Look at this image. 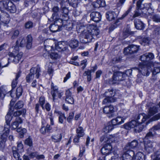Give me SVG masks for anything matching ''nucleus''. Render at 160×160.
I'll return each mask as SVG.
<instances>
[{
	"label": "nucleus",
	"instance_id": "obj_42",
	"mask_svg": "<svg viewBox=\"0 0 160 160\" xmlns=\"http://www.w3.org/2000/svg\"><path fill=\"white\" fill-rule=\"evenodd\" d=\"M23 105L24 103L22 101H19L15 104L14 108L17 109H20L23 107Z\"/></svg>",
	"mask_w": 160,
	"mask_h": 160
},
{
	"label": "nucleus",
	"instance_id": "obj_38",
	"mask_svg": "<svg viewBox=\"0 0 160 160\" xmlns=\"http://www.w3.org/2000/svg\"><path fill=\"white\" fill-rule=\"evenodd\" d=\"M150 41V39L148 38L144 37L142 38L140 42L142 45L145 46L148 44Z\"/></svg>",
	"mask_w": 160,
	"mask_h": 160
},
{
	"label": "nucleus",
	"instance_id": "obj_6",
	"mask_svg": "<svg viewBox=\"0 0 160 160\" xmlns=\"http://www.w3.org/2000/svg\"><path fill=\"white\" fill-rule=\"evenodd\" d=\"M23 54L22 52H19V51H17L15 50L14 52L13 50L12 52H9L8 53V55L11 57V58H8V60H6V61L8 62L10 59L12 60L13 62L17 64L21 60Z\"/></svg>",
	"mask_w": 160,
	"mask_h": 160
},
{
	"label": "nucleus",
	"instance_id": "obj_19",
	"mask_svg": "<svg viewBox=\"0 0 160 160\" xmlns=\"http://www.w3.org/2000/svg\"><path fill=\"white\" fill-rule=\"evenodd\" d=\"M9 112L5 116L6 123V125H8L10 126V122L12 120V114L13 108L11 107L9 109Z\"/></svg>",
	"mask_w": 160,
	"mask_h": 160
},
{
	"label": "nucleus",
	"instance_id": "obj_24",
	"mask_svg": "<svg viewBox=\"0 0 160 160\" xmlns=\"http://www.w3.org/2000/svg\"><path fill=\"white\" fill-rule=\"evenodd\" d=\"M22 120L21 118L18 117H17L15 121L13 122L11 124L12 129H16L18 127V124L22 123Z\"/></svg>",
	"mask_w": 160,
	"mask_h": 160
},
{
	"label": "nucleus",
	"instance_id": "obj_4",
	"mask_svg": "<svg viewBox=\"0 0 160 160\" xmlns=\"http://www.w3.org/2000/svg\"><path fill=\"white\" fill-rule=\"evenodd\" d=\"M0 8L5 9L12 13H14L16 11L15 6L10 0L0 1Z\"/></svg>",
	"mask_w": 160,
	"mask_h": 160
},
{
	"label": "nucleus",
	"instance_id": "obj_52",
	"mask_svg": "<svg viewBox=\"0 0 160 160\" xmlns=\"http://www.w3.org/2000/svg\"><path fill=\"white\" fill-rule=\"evenodd\" d=\"M108 138L107 137L106 135H102L100 138V141L101 142L103 143L106 142H108Z\"/></svg>",
	"mask_w": 160,
	"mask_h": 160
},
{
	"label": "nucleus",
	"instance_id": "obj_21",
	"mask_svg": "<svg viewBox=\"0 0 160 160\" xmlns=\"http://www.w3.org/2000/svg\"><path fill=\"white\" fill-rule=\"evenodd\" d=\"M117 14L114 12L110 11L106 13V17L107 19L109 21H112L117 18Z\"/></svg>",
	"mask_w": 160,
	"mask_h": 160
},
{
	"label": "nucleus",
	"instance_id": "obj_8",
	"mask_svg": "<svg viewBox=\"0 0 160 160\" xmlns=\"http://www.w3.org/2000/svg\"><path fill=\"white\" fill-rule=\"evenodd\" d=\"M139 49V46L131 45L125 48L124 49V53L125 55H131L136 53Z\"/></svg>",
	"mask_w": 160,
	"mask_h": 160
},
{
	"label": "nucleus",
	"instance_id": "obj_7",
	"mask_svg": "<svg viewBox=\"0 0 160 160\" xmlns=\"http://www.w3.org/2000/svg\"><path fill=\"white\" fill-rule=\"evenodd\" d=\"M139 67V69L136 68H133V69H135L138 72L141 73L144 76H148L152 71V69H151V67H150V63L148 66L143 65L140 63Z\"/></svg>",
	"mask_w": 160,
	"mask_h": 160
},
{
	"label": "nucleus",
	"instance_id": "obj_43",
	"mask_svg": "<svg viewBox=\"0 0 160 160\" xmlns=\"http://www.w3.org/2000/svg\"><path fill=\"white\" fill-rule=\"evenodd\" d=\"M53 91L51 92V94L53 98V100L54 101L55 100V97H56V94L58 93V88L57 87H53L52 88Z\"/></svg>",
	"mask_w": 160,
	"mask_h": 160
},
{
	"label": "nucleus",
	"instance_id": "obj_25",
	"mask_svg": "<svg viewBox=\"0 0 160 160\" xmlns=\"http://www.w3.org/2000/svg\"><path fill=\"white\" fill-rule=\"evenodd\" d=\"M62 135L61 133L54 134L51 137L52 140L55 142H59L62 138Z\"/></svg>",
	"mask_w": 160,
	"mask_h": 160
},
{
	"label": "nucleus",
	"instance_id": "obj_64",
	"mask_svg": "<svg viewBox=\"0 0 160 160\" xmlns=\"http://www.w3.org/2000/svg\"><path fill=\"white\" fill-rule=\"evenodd\" d=\"M33 26L32 23L31 22H28L25 24V28H26L29 29L32 28Z\"/></svg>",
	"mask_w": 160,
	"mask_h": 160
},
{
	"label": "nucleus",
	"instance_id": "obj_16",
	"mask_svg": "<svg viewBox=\"0 0 160 160\" xmlns=\"http://www.w3.org/2000/svg\"><path fill=\"white\" fill-rule=\"evenodd\" d=\"M112 146L110 144L108 143L104 145L101 149L102 154L108 155L109 154L112 150Z\"/></svg>",
	"mask_w": 160,
	"mask_h": 160
},
{
	"label": "nucleus",
	"instance_id": "obj_37",
	"mask_svg": "<svg viewBox=\"0 0 160 160\" xmlns=\"http://www.w3.org/2000/svg\"><path fill=\"white\" fill-rule=\"evenodd\" d=\"M22 87L20 86L18 87L16 92V96L18 98L20 96L22 95Z\"/></svg>",
	"mask_w": 160,
	"mask_h": 160
},
{
	"label": "nucleus",
	"instance_id": "obj_45",
	"mask_svg": "<svg viewBox=\"0 0 160 160\" xmlns=\"http://www.w3.org/2000/svg\"><path fill=\"white\" fill-rule=\"evenodd\" d=\"M151 18L154 22H160V16L156 14L152 16Z\"/></svg>",
	"mask_w": 160,
	"mask_h": 160
},
{
	"label": "nucleus",
	"instance_id": "obj_60",
	"mask_svg": "<svg viewBox=\"0 0 160 160\" xmlns=\"http://www.w3.org/2000/svg\"><path fill=\"white\" fill-rule=\"evenodd\" d=\"M87 60L86 59H84L81 61L80 66H82V70H83L86 67L87 65Z\"/></svg>",
	"mask_w": 160,
	"mask_h": 160
},
{
	"label": "nucleus",
	"instance_id": "obj_22",
	"mask_svg": "<svg viewBox=\"0 0 160 160\" xmlns=\"http://www.w3.org/2000/svg\"><path fill=\"white\" fill-rule=\"evenodd\" d=\"M64 44H65L64 42H59L57 44H55V48L59 51H64L67 49V48L64 47Z\"/></svg>",
	"mask_w": 160,
	"mask_h": 160
},
{
	"label": "nucleus",
	"instance_id": "obj_53",
	"mask_svg": "<svg viewBox=\"0 0 160 160\" xmlns=\"http://www.w3.org/2000/svg\"><path fill=\"white\" fill-rule=\"evenodd\" d=\"M85 147L84 145H82V148H80V152L79 156L80 157H82L85 152Z\"/></svg>",
	"mask_w": 160,
	"mask_h": 160
},
{
	"label": "nucleus",
	"instance_id": "obj_34",
	"mask_svg": "<svg viewBox=\"0 0 160 160\" xmlns=\"http://www.w3.org/2000/svg\"><path fill=\"white\" fill-rule=\"evenodd\" d=\"M133 160H144V155L141 152H138L133 158Z\"/></svg>",
	"mask_w": 160,
	"mask_h": 160
},
{
	"label": "nucleus",
	"instance_id": "obj_13",
	"mask_svg": "<svg viewBox=\"0 0 160 160\" xmlns=\"http://www.w3.org/2000/svg\"><path fill=\"white\" fill-rule=\"evenodd\" d=\"M154 143L150 141H148L144 143V150L148 153L154 151L153 147Z\"/></svg>",
	"mask_w": 160,
	"mask_h": 160
},
{
	"label": "nucleus",
	"instance_id": "obj_2",
	"mask_svg": "<svg viewBox=\"0 0 160 160\" xmlns=\"http://www.w3.org/2000/svg\"><path fill=\"white\" fill-rule=\"evenodd\" d=\"M86 30L85 27L81 26L78 29V32L84 35L83 37L80 38V41L82 43H86L91 42L95 37L99 33V30L95 26L89 24L87 26Z\"/></svg>",
	"mask_w": 160,
	"mask_h": 160
},
{
	"label": "nucleus",
	"instance_id": "obj_44",
	"mask_svg": "<svg viewBox=\"0 0 160 160\" xmlns=\"http://www.w3.org/2000/svg\"><path fill=\"white\" fill-rule=\"evenodd\" d=\"M16 148L18 152H19V153L22 152L23 151V146L21 142H19L18 143V145Z\"/></svg>",
	"mask_w": 160,
	"mask_h": 160
},
{
	"label": "nucleus",
	"instance_id": "obj_48",
	"mask_svg": "<svg viewBox=\"0 0 160 160\" xmlns=\"http://www.w3.org/2000/svg\"><path fill=\"white\" fill-rule=\"evenodd\" d=\"M26 112V110H23L22 111H17L15 112L13 114L14 117H17L19 116L21 114L23 113L24 114Z\"/></svg>",
	"mask_w": 160,
	"mask_h": 160
},
{
	"label": "nucleus",
	"instance_id": "obj_5",
	"mask_svg": "<svg viewBox=\"0 0 160 160\" xmlns=\"http://www.w3.org/2000/svg\"><path fill=\"white\" fill-rule=\"evenodd\" d=\"M115 91L112 89H109L105 93L106 98L103 100L102 103L105 104L113 102L117 100V98L115 97Z\"/></svg>",
	"mask_w": 160,
	"mask_h": 160
},
{
	"label": "nucleus",
	"instance_id": "obj_59",
	"mask_svg": "<svg viewBox=\"0 0 160 160\" xmlns=\"http://www.w3.org/2000/svg\"><path fill=\"white\" fill-rule=\"evenodd\" d=\"M39 102L42 108L43 109L44 107L43 106L45 103L44 98L42 97H40L39 98Z\"/></svg>",
	"mask_w": 160,
	"mask_h": 160
},
{
	"label": "nucleus",
	"instance_id": "obj_26",
	"mask_svg": "<svg viewBox=\"0 0 160 160\" xmlns=\"http://www.w3.org/2000/svg\"><path fill=\"white\" fill-rule=\"evenodd\" d=\"M68 44L71 48L74 49L78 46L79 42L76 39L71 40L69 42Z\"/></svg>",
	"mask_w": 160,
	"mask_h": 160
},
{
	"label": "nucleus",
	"instance_id": "obj_50",
	"mask_svg": "<svg viewBox=\"0 0 160 160\" xmlns=\"http://www.w3.org/2000/svg\"><path fill=\"white\" fill-rule=\"evenodd\" d=\"M50 57L52 59H57L60 57L57 53L53 52L51 53L50 55Z\"/></svg>",
	"mask_w": 160,
	"mask_h": 160
},
{
	"label": "nucleus",
	"instance_id": "obj_46",
	"mask_svg": "<svg viewBox=\"0 0 160 160\" xmlns=\"http://www.w3.org/2000/svg\"><path fill=\"white\" fill-rule=\"evenodd\" d=\"M146 54L147 58V60H148V62L150 61L154 58V55L152 53L148 52L146 53Z\"/></svg>",
	"mask_w": 160,
	"mask_h": 160
},
{
	"label": "nucleus",
	"instance_id": "obj_55",
	"mask_svg": "<svg viewBox=\"0 0 160 160\" xmlns=\"http://www.w3.org/2000/svg\"><path fill=\"white\" fill-rule=\"evenodd\" d=\"M65 100L66 101L69 103L72 104L74 103V101L72 96L70 97H66Z\"/></svg>",
	"mask_w": 160,
	"mask_h": 160
},
{
	"label": "nucleus",
	"instance_id": "obj_49",
	"mask_svg": "<svg viewBox=\"0 0 160 160\" xmlns=\"http://www.w3.org/2000/svg\"><path fill=\"white\" fill-rule=\"evenodd\" d=\"M34 76H33V75L29 73L27 76L26 77L27 82H29L31 81V80H32V79L34 78Z\"/></svg>",
	"mask_w": 160,
	"mask_h": 160
},
{
	"label": "nucleus",
	"instance_id": "obj_31",
	"mask_svg": "<svg viewBox=\"0 0 160 160\" xmlns=\"http://www.w3.org/2000/svg\"><path fill=\"white\" fill-rule=\"evenodd\" d=\"M113 129V127L111 123H108L103 128V131L105 133H109Z\"/></svg>",
	"mask_w": 160,
	"mask_h": 160
},
{
	"label": "nucleus",
	"instance_id": "obj_35",
	"mask_svg": "<svg viewBox=\"0 0 160 160\" xmlns=\"http://www.w3.org/2000/svg\"><path fill=\"white\" fill-rule=\"evenodd\" d=\"M67 22V24H62V28L63 27L64 28L68 31L71 30L72 28V23L68 22Z\"/></svg>",
	"mask_w": 160,
	"mask_h": 160
},
{
	"label": "nucleus",
	"instance_id": "obj_62",
	"mask_svg": "<svg viewBox=\"0 0 160 160\" xmlns=\"http://www.w3.org/2000/svg\"><path fill=\"white\" fill-rule=\"evenodd\" d=\"M48 66H50V67L48 68V74H52L53 71V69L51 67L52 66V63L50 62H48Z\"/></svg>",
	"mask_w": 160,
	"mask_h": 160
},
{
	"label": "nucleus",
	"instance_id": "obj_12",
	"mask_svg": "<svg viewBox=\"0 0 160 160\" xmlns=\"http://www.w3.org/2000/svg\"><path fill=\"white\" fill-rule=\"evenodd\" d=\"M103 112L107 114L109 117H113V113L114 112V108L113 106L111 105L108 106H105L103 108Z\"/></svg>",
	"mask_w": 160,
	"mask_h": 160
},
{
	"label": "nucleus",
	"instance_id": "obj_20",
	"mask_svg": "<svg viewBox=\"0 0 160 160\" xmlns=\"http://www.w3.org/2000/svg\"><path fill=\"white\" fill-rule=\"evenodd\" d=\"M58 21L54 22V23L51 24L49 27L51 31L52 32H55L61 30L62 27H60V25L58 24Z\"/></svg>",
	"mask_w": 160,
	"mask_h": 160
},
{
	"label": "nucleus",
	"instance_id": "obj_18",
	"mask_svg": "<svg viewBox=\"0 0 160 160\" xmlns=\"http://www.w3.org/2000/svg\"><path fill=\"white\" fill-rule=\"evenodd\" d=\"M91 18L95 22H98L101 18V16L100 13L98 12H92L90 14Z\"/></svg>",
	"mask_w": 160,
	"mask_h": 160
},
{
	"label": "nucleus",
	"instance_id": "obj_29",
	"mask_svg": "<svg viewBox=\"0 0 160 160\" xmlns=\"http://www.w3.org/2000/svg\"><path fill=\"white\" fill-rule=\"evenodd\" d=\"M12 150L13 152V155L14 157L17 160H22V159L20 158L19 152L17 150L16 148L15 147H12Z\"/></svg>",
	"mask_w": 160,
	"mask_h": 160
},
{
	"label": "nucleus",
	"instance_id": "obj_56",
	"mask_svg": "<svg viewBox=\"0 0 160 160\" xmlns=\"http://www.w3.org/2000/svg\"><path fill=\"white\" fill-rule=\"evenodd\" d=\"M74 113L73 112H70L69 114V116L67 118V121L69 123H71V121L73 118Z\"/></svg>",
	"mask_w": 160,
	"mask_h": 160
},
{
	"label": "nucleus",
	"instance_id": "obj_32",
	"mask_svg": "<svg viewBox=\"0 0 160 160\" xmlns=\"http://www.w3.org/2000/svg\"><path fill=\"white\" fill-rule=\"evenodd\" d=\"M77 137H82L84 136V133L83 128L82 127H79L76 130Z\"/></svg>",
	"mask_w": 160,
	"mask_h": 160
},
{
	"label": "nucleus",
	"instance_id": "obj_61",
	"mask_svg": "<svg viewBox=\"0 0 160 160\" xmlns=\"http://www.w3.org/2000/svg\"><path fill=\"white\" fill-rule=\"evenodd\" d=\"M118 124H120L124 122V119H122L121 117H118L115 118Z\"/></svg>",
	"mask_w": 160,
	"mask_h": 160
},
{
	"label": "nucleus",
	"instance_id": "obj_15",
	"mask_svg": "<svg viewBox=\"0 0 160 160\" xmlns=\"http://www.w3.org/2000/svg\"><path fill=\"white\" fill-rule=\"evenodd\" d=\"M0 14V21L3 24L4 26L6 25L10 21V18L9 15L6 12H2Z\"/></svg>",
	"mask_w": 160,
	"mask_h": 160
},
{
	"label": "nucleus",
	"instance_id": "obj_9",
	"mask_svg": "<svg viewBox=\"0 0 160 160\" xmlns=\"http://www.w3.org/2000/svg\"><path fill=\"white\" fill-rule=\"evenodd\" d=\"M125 75L124 73L118 72H115L113 74L112 84L118 83V82L124 80Z\"/></svg>",
	"mask_w": 160,
	"mask_h": 160
},
{
	"label": "nucleus",
	"instance_id": "obj_41",
	"mask_svg": "<svg viewBox=\"0 0 160 160\" xmlns=\"http://www.w3.org/2000/svg\"><path fill=\"white\" fill-rule=\"evenodd\" d=\"M0 139V148H3L5 146V142L7 140V138L1 137Z\"/></svg>",
	"mask_w": 160,
	"mask_h": 160
},
{
	"label": "nucleus",
	"instance_id": "obj_27",
	"mask_svg": "<svg viewBox=\"0 0 160 160\" xmlns=\"http://www.w3.org/2000/svg\"><path fill=\"white\" fill-rule=\"evenodd\" d=\"M138 142L136 140H133L130 143H128L126 146V149L127 150H129V149L134 148H136L138 145Z\"/></svg>",
	"mask_w": 160,
	"mask_h": 160
},
{
	"label": "nucleus",
	"instance_id": "obj_54",
	"mask_svg": "<svg viewBox=\"0 0 160 160\" xmlns=\"http://www.w3.org/2000/svg\"><path fill=\"white\" fill-rule=\"evenodd\" d=\"M19 31L18 30H15L11 37V38L12 39H14L16 38L19 34Z\"/></svg>",
	"mask_w": 160,
	"mask_h": 160
},
{
	"label": "nucleus",
	"instance_id": "obj_51",
	"mask_svg": "<svg viewBox=\"0 0 160 160\" xmlns=\"http://www.w3.org/2000/svg\"><path fill=\"white\" fill-rule=\"evenodd\" d=\"M25 144L31 147L32 145V139L29 137L28 138L26 139L25 141Z\"/></svg>",
	"mask_w": 160,
	"mask_h": 160
},
{
	"label": "nucleus",
	"instance_id": "obj_57",
	"mask_svg": "<svg viewBox=\"0 0 160 160\" xmlns=\"http://www.w3.org/2000/svg\"><path fill=\"white\" fill-rule=\"evenodd\" d=\"M140 59L141 61L143 62L145 64H146L147 63H148L146 53L141 56Z\"/></svg>",
	"mask_w": 160,
	"mask_h": 160
},
{
	"label": "nucleus",
	"instance_id": "obj_39",
	"mask_svg": "<svg viewBox=\"0 0 160 160\" xmlns=\"http://www.w3.org/2000/svg\"><path fill=\"white\" fill-rule=\"evenodd\" d=\"M153 33L156 36L160 35V27L154 26L153 27Z\"/></svg>",
	"mask_w": 160,
	"mask_h": 160
},
{
	"label": "nucleus",
	"instance_id": "obj_63",
	"mask_svg": "<svg viewBox=\"0 0 160 160\" xmlns=\"http://www.w3.org/2000/svg\"><path fill=\"white\" fill-rule=\"evenodd\" d=\"M131 8H130L128 10L124 13L123 14L122 16L119 18L120 19H122L124 18L126 16H127L129 13L131 11Z\"/></svg>",
	"mask_w": 160,
	"mask_h": 160
},
{
	"label": "nucleus",
	"instance_id": "obj_23",
	"mask_svg": "<svg viewBox=\"0 0 160 160\" xmlns=\"http://www.w3.org/2000/svg\"><path fill=\"white\" fill-rule=\"evenodd\" d=\"M134 25L135 28L138 30L143 29L144 27L143 23L137 19H135L134 20Z\"/></svg>",
	"mask_w": 160,
	"mask_h": 160
},
{
	"label": "nucleus",
	"instance_id": "obj_1",
	"mask_svg": "<svg viewBox=\"0 0 160 160\" xmlns=\"http://www.w3.org/2000/svg\"><path fill=\"white\" fill-rule=\"evenodd\" d=\"M157 112L158 107L156 106L150 107L149 109L148 115L144 113L139 114L137 117L136 121L132 120L129 122L125 124L124 125V127L127 129L134 128L136 132H140L145 127V126L142 124Z\"/></svg>",
	"mask_w": 160,
	"mask_h": 160
},
{
	"label": "nucleus",
	"instance_id": "obj_36",
	"mask_svg": "<svg viewBox=\"0 0 160 160\" xmlns=\"http://www.w3.org/2000/svg\"><path fill=\"white\" fill-rule=\"evenodd\" d=\"M133 32L131 31L129 28L124 29L123 32V35L124 38H126L129 35L133 34Z\"/></svg>",
	"mask_w": 160,
	"mask_h": 160
},
{
	"label": "nucleus",
	"instance_id": "obj_14",
	"mask_svg": "<svg viewBox=\"0 0 160 160\" xmlns=\"http://www.w3.org/2000/svg\"><path fill=\"white\" fill-rule=\"evenodd\" d=\"M10 128L9 126L5 125L4 128L2 127H0V134L1 137L7 138L9 132Z\"/></svg>",
	"mask_w": 160,
	"mask_h": 160
},
{
	"label": "nucleus",
	"instance_id": "obj_10",
	"mask_svg": "<svg viewBox=\"0 0 160 160\" xmlns=\"http://www.w3.org/2000/svg\"><path fill=\"white\" fill-rule=\"evenodd\" d=\"M134 153L132 150H127L120 158V160H132Z\"/></svg>",
	"mask_w": 160,
	"mask_h": 160
},
{
	"label": "nucleus",
	"instance_id": "obj_11",
	"mask_svg": "<svg viewBox=\"0 0 160 160\" xmlns=\"http://www.w3.org/2000/svg\"><path fill=\"white\" fill-rule=\"evenodd\" d=\"M150 63L151 69H152V74L153 75H155L160 72V67L159 66L160 65L159 63L155 62Z\"/></svg>",
	"mask_w": 160,
	"mask_h": 160
},
{
	"label": "nucleus",
	"instance_id": "obj_47",
	"mask_svg": "<svg viewBox=\"0 0 160 160\" xmlns=\"http://www.w3.org/2000/svg\"><path fill=\"white\" fill-rule=\"evenodd\" d=\"M160 118V114H157L155 116H154L153 117L152 119H151L149 120L146 122V124H147L148 123H149L150 122H152L153 121H156L158 120Z\"/></svg>",
	"mask_w": 160,
	"mask_h": 160
},
{
	"label": "nucleus",
	"instance_id": "obj_28",
	"mask_svg": "<svg viewBox=\"0 0 160 160\" xmlns=\"http://www.w3.org/2000/svg\"><path fill=\"white\" fill-rule=\"evenodd\" d=\"M21 72H18L16 75V78L14 79H13L12 83V90L14 89L18 83V79L21 76Z\"/></svg>",
	"mask_w": 160,
	"mask_h": 160
},
{
	"label": "nucleus",
	"instance_id": "obj_17",
	"mask_svg": "<svg viewBox=\"0 0 160 160\" xmlns=\"http://www.w3.org/2000/svg\"><path fill=\"white\" fill-rule=\"evenodd\" d=\"M41 72L40 68L38 65H37L36 67H33L30 69V73L33 75V76L35 75L36 78H38L40 75Z\"/></svg>",
	"mask_w": 160,
	"mask_h": 160
},
{
	"label": "nucleus",
	"instance_id": "obj_40",
	"mask_svg": "<svg viewBox=\"0 0 160 160\" xmlns=\"http://www.w3.org/2000/svg\"><path fill=\"white\" fill-rule=\"evenodd\" d=\"M78 0H69V5L74 7L76 8L77 7L78 3Z\"/></svg>",
	"mask_w": 160,
	"mask_h": 160
},
{
	"label": "nucleus",
	"instance_id": "obj_30",
	"mask_svg": "<svg viewBox=\"0 0 160 160\" xmlns=\"http://www.w3.org/2000/svg\"><path fill=\"white\" fill-rule=\"evenodd\" d=\"M55 113H57L58 115H59L58 117V121L59 122L62 124L63 122V119H65L66 117L65 116V114L63 113H62L60 111H55L54 112Z\"/></svg>",
	"mask_w": 160,
	"mask_h": 160
},
{
	"label": "nucleus",
	"instance_id": "obj_3",
	"mask_svg": "<svg viewBox=\"0 0 160 160\" xmlns=\"http://www.w3.org/2000/svg\"><path fill=\"white\" fill-rule=\"evenodd\" d=\"M26 39L22 37H20L18 38L16 42V45L12 47V48H14V52L15 50L18 51L19 50V46L23 47L25 44L27 49H30L31 48L32 41V37L30 35H28L26 37Z\"/></svg>",
	"mask_w": 160,
	"mask_h": 160
},
{
	"label": "nucleus",
	"instance_id": "obj_33",
	"mask_svg": "<svg viewBox=\"0 0 160 160\" xmlns=\"http://www.w3.org/2000/svg\"><path fill=\"white\" fill-rule=\"evenodd\" d=\"M156 134V132L155 131H153L152 130L151 131V129H150L149 132L146 134L145 139H148L152 138Z\"/></svg>",
	"mask_w": 160,
	"mask_h": 160
},
{
	"label": "nucleus",
	"instance_id": "obj_58",
	"mask_svg": "<svg viewBox=\"0 0 160 160\" xmlns=\"http://www.w3.org/2000/svg\"><path fill=\"white\" fill-rule=\"evenodd\" d=\"M153 160H160V154L159 152L157 151L154 154Z\"/></svg>",
	"mask_w": 160,
	"mask_h": 160
}]
</instances>
